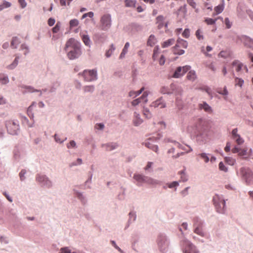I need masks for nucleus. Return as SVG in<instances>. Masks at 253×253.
Masks as SVG:
<instances>
[{
	"mask_svg": "<svg viewBox=\"0 0 253 253\" xmlns=\"http://www.w3.org/2000/svg\"><path fill=\"white\" fill-rule=\"evenodd\" d=\"M83 164L82 159L81 158H78L76 162H73L69 164V167L72 168L74 166L81 165Z\"/></svg>",
	"mask_w": 253,
	"mask_h": 253,
	"instance_id": "nucleus-34",
	"label": "nucleus"
},
{
	"mask_svg": "<svg viewBox=\"0 0 253 253\" xmlns=\"http://www.w3.org/2000/svg\"><path fill=\"white\" fill-rule=\"evenodd\" d=\"M5 126L8 133L12 135H17L20 128L17 121H8L5 123Z\"/></svg>",
	"mask_w": 253,
	"mask_h": 253,
	"instance_id": "nucleus-9",
	"label": "nucleus"
},
{
	"mask_svg": "<svg viewBox=\"0 0 253 253\" xmlns=\"http://www.w3.org/2000/svg\"><path fill=\"white\" fill-rule=\"evenodd\" d=\"M161 92L163 94H171L174 93L173 91H170L169 87L165 86H164L161 88Z\"/></svg>",
	"mask_w": 253,
	"mask_h": 253,
	"instance_id": "nucleus-40",
	"label": "nucleus"
},
{
	"mask_svg": "<svg viewBox=\"0 0 253 253\" xmlns=\"http://www.w3.org/2000/svg\"><path fill=\"white\" fill-rule=\"evenodd\" d=\"M198 106L199 109H203L207 113L209 114L212 113L213 110L211 107L206 102H203L202 103L199 104Z\"/></svg>",
	"mask_w": 253,
	"mask_h": 253,
	"instance_id": "nucleus-17",
	"label": "nucleus"
},
{
	"mask_svg": "<svg viewBox=\"0 0 253 253\" xmlns=\"http://www.w3.org/2000/svg\"><path fill=\"white\" fill-rule=\"evenodd\" d=\"M104 128V125L103 123H97L95 126V128L99 130H103Z\"/></svg>",
	"mask_w": 253,
	"mask_h": 253,
	"instance_id": "nucleus-53",
	"label": "nucleus"
},
{
	"mask_svg": "<svg viewBox=\"0 0 253 253\" xmlns=\"http://www.w3.org/2000/svg\"><path fill=\"white\" fill-rule=\"evenodd\" d=\"M216 20H217V19H213L212 18H207L205 19V21L208 25H212L215 23Z\"/></svg>",
	"mask_w": 253,
	"mask_h": 253,
	"instance_id": "nucleus-49",
	"label": "nucleus"
},
{
	"mask_svg": "<svg viewBox=\"0 0 253 253\" xmlns=\"http://www.w3.org/2000/svg\"><path fill=\"white\" fill-rule=\"evenodd\" d=\"M147 96L148 93H147V92H144V93L140 97L137 98L132 101V105L134 106H136L141 102H143L145 103H147L148 101Z\"/></svg>",
	"mask_w": 253,
	"mask_h": 253,
	"instance_id": "nucleus-12",
	"label": "nucleus"
},
{
	"mask_svg": "<svg viewBox=\"0 0 253 253\" xmlns=\"http://www.w3.org/2000/svg\"><path fill=\"white\" fill-rule=\"evenodd\" d=\"M187 78L189 80L193 81L196 78L195 72L193 71H190L187 76Z\"/></svg>",
	"mask_w": 253,
	"mask_h": 253,
	"instance_id": "nucleus-37",
	"label": "nucleus"
},
{
	"mask_svg": "<svg viewBox=\"0 0 253 253\" xmlns=\"http://www.w3.org/2000/svg\"><path fill=\"white\" fill-rule=\"evenodd\" d=\"M83 89L84 92L92 93L94 90V85H85L83 87Z\"/></svg>",
	"mask_w": 253,
	"mask_h": 253,
	"instance_id": "nucleus-33",
	"label": "nucleus"
},
{
	"mask_svg": "<svg viewBox=\"0 0 253 253\" xmlns=\"http://www.w3.org/2000/svg\"><path fill=\"white\" fill-rule=\"evenodd\" d=\"M26 173L25 169H22L19 173V177L21 181H24L25 179V174Z\"/></svg>",
	"mask_w": 253,
	"mask_h": 253,
	"instance_id": "nucleus-50",
	"label": "nucleus"
},
{
	"mask_svg": "<svg viewBox=\"0 0 253 253\" xmlns=\"http://www.w3.org/2000/svg\"><path fill=\"white\" fill-rule=\"evenodd\" d=\"M93 15H94V14L92 12H89L88 13L83 14V15L82 16V19H83L87 16L90 18H92L93 16Z\"/></svg>",
	"mask_w": 253,
	"mask_h": 253,
	"instance_id": "nucleus-60",
	"label": "nucleus"
},
{
	"mask_svg": "<svg viewBox=\"0 0 253 253\" xmlns=\"http://www.w3.org/2000/svg\"><path fill=\"white\" fill-rule=\"evenodd\" d=\"M224 159L225 162L230 165H233L236 162L235 160L231 157H226Z\"/></svg>",
	"mask_w": 253,
	"mask_h": 253,
	"instance_id": "nucleus-43",
	"label": "nucleus"
},
{
	"mask_svg": "<svg viewBox=\"0 0 253 253\" xmlns=\"http://www.w3.org/2000/svg\"><path fill=\"white\" fill-rule=\"evenodd\" d=\"M143 113L146 118L150 119L152 117V114L147 108L143 107Z\"/></svg>",
	"mask_w": 253,
	"mask_h": 253,
	"instance_id": "nucleus-35",
	"label": "nucleus"
},
{
	"mask_svg": "<svg viewBox=\"0 0 253 253\" xmlns=\"http://www.w3.org/2000/svg\"><path fill=\"white\" fill-rule=\"evenodd\" d=\"M129 219L132 220V221H135L136 218V214L135 212L131 211L129 214Z\"/></svg>",
	"mask_w": 253,
	"mask_h": 253,
	"instance_id": "nucleus-46",
	"label": "nucleus"
},
{
	"mask_svg": "<svg viewBox=\"0 0 253 253\" xmlns=\"http://www.w3.org/2000/svg\"><path fill=\"white\" fill-rule=\"evenodd\" d=\"M82 40H83V41L84 42V43L86 46H90L91 42H90L89 37L88 35H83Z\"/></svg>",
	"mask_w": 253,
	"mask_h": 253,
	"instance_id": "nucleus-32",
	"label": "nucleus"
},
{
	"mask_svg": "<svg viewBox=\"0 0 253 253\" xmlns=\"http://www.w3.org/2000/svg\"><path fill=\"white\" fill-rule=\"evenodd\" d=\"M217 92L219 94H222V95H227L228 94V91L226 86H225L224 87V89H223V91L218 90V91H217Z\"/></svg>",
	"mask_w": 253,
	"mask_h": 253,
	"instance_id": "nucleus-58",
	"label": "nucleus"
},
{
	"mask_svg": "<svg viewBox=\"0 0 253 253\" xmlns=\"http://www.w3.org/2000/svg\"><path fill=\"white\" fill-rule=\"evenodd\" d=\"M219 169L220 170L224 172H227L228 170L227 168L224 166V164L222 162H220L219 164Z\"/></svg>",
	"mask_w": 253,
	"mask_h": 253,
	"instance_id": "nucleus-51",
	"label": "nucleus"
},
{
	"mask_svg": "<svg viewBox=\"0 0 253 253\" xmlns=\"http://www.w3.org/2000/svg\"><path fill=\"white\" fill-rule=\"evenodd\" d=\"M79 23L78 20L77 19H72L70 21V29L73 28L74 27L77 26Z\"/></svg>",
	"mask_w": 253,
	"mask_h": 253,
	"instance_id": "nucleus-39",
	"label": "nucleus"
},
{
	"mask_svg": "<svg viewBox=\"0 0 253 253\" xmlns=\"http://www.w3.org/2000/svg\"><path fill=\"white\" fill-rule=\"evenodd\" d=\"M128 50L123 48L122 50V51L120 55L119 58L120 59H123L125 58L126 54Z\"/></svg>",
	"mask_w": 253,
	"mask_h": 253,
	"instance_id": "nucleus-62",
	"label": "nucleus"
},
{
	"mask_svg": "<svg viewBox=\"0 0 253 253\" xmlns=\"http://www.w3.org/2000/svg\"><path fill=\"white\" fill-rule=\"evenodd\" d=\"M224 0H222L223 3L221 4H219L218 6L214 8V10L216 12L215 15L218 14L222 12L224 9Z\"/></svg>",
	"mask_w": 253,
	"mask_h": 253,
	"instance_id": "nucleus-31",
	"label": "nucleus"
},
{
	"mask_svg": "<svg viewBox=\"0 0 253 253\" xmlns=\"http://www.w3.org/2000/svg\"><path fill=\"white\" fill-rule=\"evenodd\" d=\"M238 129L235 128L232 130V135L234 139L236 138L237 136L240 135L237 133Z\"/></svg>",
	"mask_w": 253,
	"mask_h": 253,
	"instance_id": "nucleus-59",
	"label": "nucleus"
},
{
	"mask_svg": "<svg viewBox=\"0 0 253 253\" xmlns=\"http://www.w3.org/2000/svg\"><path fill=\"white\" fill-rule=\"evenodd\" d=\"M235 83H236V85H239V86L242 87V86L243 85V84L244 83V81L242 79L236 77L235 78Z\"/></svg>",
	"mask_w": 253,
	"mask_h": 253,
	"instance_id": "nucleus-47",
	"label": "nucleus"
},
{
	"mask_svg": "<svg viewBox=\"0 0 253 253\" xmlns=\"http://www.w3.org/2000/svg\"><path fill=\"white\" fill-rule=\"evenodd\" d=\"M19 59V56H16V57H15V59L14 60V61L12 62V63L11 64H10V65L7 66L6 67V68L9 70H12L14 69L18 64Z\"/></svg>",
	"mask_w": 253,
	"mask_h": 253,
	"instance_id": "nucleus-21",
	"label": "nucleus"
},
{
	"mask_svg": "<svg viewBox=\"0 0 253 253\" xmlns=\"http://www.w3.org/2000/svg\"><path fill=\"white\" fill-rule=\"evenodd\" d=\"M21 87L22 88H25V89H26L27 90V91H25L23 92L24 93H25L27 92H36V91H39V89H34L33 87H32L31 86H30V85H23L21 86Z\"/></svg>",
	"mask_w": 253,
	"mask_h": 253,
	"instance_id": "nucleus-28",
	"label": "nucleus"
},
{
	"mask_svg": "<svg viewBox=\"0 0 253 253\" xmlns=\"http://www.w3.org/2000/svg\"><path fill=\"white\" fill-rule=\"evenodd\" d=\"M148 176L139 174H134L133 178L137 181V185L141 186L142 183H146Z\"/></svg>",
	"mask_w": 253,
	"mask_h": 253,
	"instance_id": "nucleus-14",
	"label": "nucleus"
},
{
	"mask_svg": "<svg viewBox=\"0 0 253 253\" xmlns=\"http://www.w3.org/2000/svg\"><path fill=\"white\" fill-rule=\"evenodd\" d=\"M183 75L182 72V67H178L175 71L172 77L175 78H179Z\"/></svg>",
	"mask_w": 253,
	"mask_h": 253,
	"instance_id": "nucleus-25",
	"label": "nucleus"
},
{
	"mask_svg": "<svg viewBox=\"0 0 253 253\" xmlns=\"http://www.w3.org/2000/svg\"><path fill=\"white\" fill-rule=\"evenodd\" d=\"M241 40L245 46L253 49V40L247 36H242Z\"/></svg>",
	"mask_w": 253,
	"mask_h": 253,
	"instance_id": "nucleus-13",
	"label": "nucleus"
},
{
	"mask_svg": "<svg viewBox=\"0 0 253 253\" xmlns=\"http://www.w3.org/2000/svg\"><path fill=\"white\" fill-rule=\"evenodd\" d=\"M20 43L19 39L17 37L12 38L11 42V46L13 48H17L18 44Z\"/></svg>",
	"mask_w": 253,
	"mask_h": 253,
	"instance_id": "nucleus-23",
	"label": "nucleus"
},
{
	"mask_svg": "<svg viewBox=\"0 0 253 253\" xmlns=\"http://www.w3.org/2000/svg\"><path fill=\"white\" fill-rule=\"evenodd\" d=\"M180 245L183 253H199L196 247L185 238L181 241Z\"/></svg>",
	"mask_w": 253,
	"mask_h": 253,
	"instance_id": "nucleus-4",
	"label": "nucleus"
},
{
	"mask_svg": "<svg viewBox=\"0 0 253 253\" xmlns=\"http://www.w3.org/2000/svg\"><path fill=\"white\" fill-rule=\"evenodd\" d=\"M202 159H203L206 163H207L209 162L210 159L209 157V154H207L206 153H202L198 155Z\"/></svg>",
	"mask_w": 253,
	"mask_h": 253,
	"instance_id": "nucleus-36",
	"label": "nucleus"
},
{
	"mask_svg": "<svg viewBox=\"0 0 253 253\" xmlns=\"http://www.w3.org/2000/svg\"><path fill=\"white\" fill-rule=\"evenodd\" d=\"M232 66L233 67L235 68V70L237 72H239L243 67V64L241 63L239 60H234L232 63Z\"/></svg>",
	"mask_w": 253,
	"mask_h": 253,
	"instance_id": "nucleus-22",
	"label": "nucleus"
},
{
	"mask_svg": "<svg viewBox=\"0 0 253 253\" xmlns=\"http://www.w3.org/2000/svg\"><path fill=\"white\" fill-rule=\"evenodd\" d=\"M36 180L42 186L50 188L53 186V182L50 178L45 174H38L36 176Z\"/></svg>",
	"mask_w": 253,
	"mask_h": 253,
	"instance_id": "nucleus-6",
	"label": "nucleus"
},
{
	"mask_svg": "<svg viewBox=\"0 0 253 253\" xmlns=\"http://www.w3.org/2000/svg\"><path fill=\"white\" fill-rule=\"evenodd\" d=\"M188 46V42L182 39H178L177 41V43L174 48L176 49L178 47H182L184 48H186Z\"/></svg>",
	"mask_w": 253,
	"mask_h": 253,
	"instance_id": "nucleus-19",
	"label": "nucleus"
},
{
	"mask_svg": "<svg viewBox=\"0 0 253 253\" xmlns=\"http://www.w3.org/2000/svg\"><path fill=\"white\" fill-rule=\"evenodd\" d=\"M182 36L186 38H188L190 36V30L189 29H185L183 32L182 33Z\"/></svg>",
	"mask_w": 253,
	"mask_h": 253,
	"instance_id": "nucleus-55",
	"label": "nucleus"
},
{
	"mask_svg": "<svg viewBox=\"0 0 253 253\" xmlns=\"http://www.w3.org/2000/svg\"><path fill=\"white\" fill-rule=\"evenodd\" d=\"M174 42V39H169L165 42H164L162 45V46L163 48H166V47H168L170 45L173 44Z\"/></svg>",
	"mask_w": 253,
	"mask_h": 253,
	"instance_id": "nucleus-29",
	"label": "nucleus"
},
{
	"mask_svg": "<svg viewBox=\"0 0 253 253\" xmlns=\"http://www.w3.org/2000/svg\"><path fill=\"white\" fill-rule=\"evenodd\" d=\"M111 244L119 252L121 253H123V251L116 245V242L114 241H111Z\"/></svg>",
	"mask_w": 253,
	"mask_h": 253,
	"instance_id": "nucleus-63",
	"label": "nucleus"
},
{
	"mask_svg": "<svg viewBox=\"0 0 253 253\" xmlns=\"http://www.w3.org/2000/svg\"><path fill=\"white\" fill-rule=\"evenodd\" d=\"M169 241L168 237L164 234H160L157 239V244L159 251L162 253L168 252L169 246Z\"/></svg>",
	"mask_w": 253,
	"mask_h": 253,
	"instance_id": "nucleus-2",
	"label": "nucleus"
},
{
	"mask_svg": "<svg viewBox=\"0 0 253 253\" xmlns=\"http://www.w3.org/2000/svg\"><path fill=\"white\" fill-rule=\"evenodd\" d=\"M101 29L103 31L108 30L111 26V17L110 14H105L101 18Z\"/></svg>",
	"mask_w": 253,
	"mask_h": 253,
	"instance_id": "nucleus-11",
	"label": "nucleus"
},
{
	"mask_svg": "<svg viewBox=\"0 0 253 253\" xmlns=\"http://www.w3.org/2000/svg\"><path fill=\"white\" fill-rule=\"evenodd\" d=\"M115 50V47L113 44H111L110 47V48L106 51L105 53V56L106 57L109 58L110 57L114 50Z\"/></svg>",
	"mask_w": 253,
	"mask_h": 253,
	"instance_id": "nucleus-30",
	"label": "nucleus"
},
{
	"mask_svg": "<svg viewBox=\"0 0 253 253\" xmlns=\"http://www.w3.org/2000/svg\"><path fill=\"white\" fill-rule=\"evenodd\" d=\"M79 75H82L85 82H92L97 79V73L96 69L85 70Z\"/></svg>",
	"mask_w": 253,
	"mask_h": 253,
	"instance_id": "nucleus-8",
	"label": "nucleus"
},
{
	"mask_svg": "<svg viewBox=\"0 0 253 253\" xmlns=\"http://www.w3.org/2000/svg\"><path fill=\"white\" fill-rule=\"evenodd\" d=\"M143 123V120L140 118V116L139 113L136 112H134L133 114V125L136 126H139Z\"/></svg>",
	"mask_w": 253,
	"mask_h": 253,
	"instance_id": "nucleus-18",
	"label": "nucleus"
},
{
	"mask_svg": "<svg viewBox=\"0 0 253 253\" xmlns=\"http://www.w3.org/2000/svg\"><path fill=\"white\" fill-rule=\"evenodd\" d=\"M53 137L55 141L57 143H62L64 141V140H61L60 137L56 134H55Z\"/></svg>",
	"mask_w": 253,
	"mask_h": 253,
	"instance_id": "nucleus-64",
	"label": "nucleus"
},
{
	"mask_svg": "<svg viewBox=\"0 0 253 253\" xmlns=\"http://www.w3.org/2000/svg\"><path fill=\"white\" fill-rule=\"evenodd\" d=\"M151 106L155 108L160 106L161 108H164L166 107V104L164 102L162 97H160L155 101L152 102L151 104Z\"/></svg>",
	"mask_w": 253,
	"mask_h": 253,
	"instance_id": "nucleus-16",
	"label": "nucleus"
},
{
	"mask_svg": "<svg viewBox=\"0 0 253 253\" xmlns=\"http://www.w3.org/2000/svg\"><path fill=\"white\" fill-rule=\"evenodd\" d=\"M59 253H71V250L68 247H63L60 249Z\"/></svg>",
	"mask_w": 253,
	"mask_h": 253,
	"instance_id": "nucleus-48",
	"label": "nucleus"
},
{
	"mask_svg": "<svg viewBox=\"0 0 253 253\" xmlns=\"http://www.w3.org/2000/svg\"><path fill=\"white\" fill-rule=\"evenodd\" d=\"M20 48L22 50L26 49L27 50V51L24 53L25 55L29 52V47L25 43L22 44Z\"/></svg>",
	"mask_w": 253,
	"mask_h": 253,
	"instance_id": "nucleus-56",
	"label": "nucleus"
},
{
	"mask_svg": "<svg viewBox=\"0 0 253 253\" xmlns=\"http://www.w3.org/2000/svg\"><path fill=\"white\" fill-rule=\"evenodd\" d=\"M212 201L216 211L221 214H224L226 212L225 201L222 196L215 195L212 198Z\"/></svg>",
	"mask_w": 253,
	"mask_h": 253,
	"instance_id": "nucleus-3",
	"label": "nucleus"
},
{
	"mask_svg": "<svg viewBox=\"0 0 253 253\" xmlns=\"http://www.w3.org/2000/svg\"><path fill=\"white\" fill-rule=\"evenodd\" d=\"M64 50L67 52V56L70 60L78 58L82 53L80 43L73 38L66 42Z\"/></svg>",
	"mask_w": 253,
	"mask_h": 253,
	"instance_id": "nucleus-1",
	"label": "nucleus"
},
{
	"mask_svg": "<svg viewBox=\"0 0 253 253\" xmlns=\"http://www.w3.org/2000/svg\"><path fill=\"white\" fill-rule=\"evenodd\" d=\"M67 147L68 149H76L77 148V146L74 140H71L69 143L67 144Z\"/></svg>",
	"mask_w": 253,
	"mask_h": 253,
	"instance_id": "nucleus-41",
	"label": "nucleus"
},
{
	"mask_svg": "<svg viewBox=\"0 0 253 253\" xmlns=\"http://www.w3.org/2000/svg\"><path fill=\"white\" fill-rule=\"evenodd\" d=\"M240 172L243 179L247 184H250L253 180V173L250 169L247 168H242Z\"/></svg>",
	"mask_w": 253,
	"mask_h": 253,
	"instance_id": "nucleus-10",
	"label": "nucleus"
},
{
	"mask_svg": "<svg viewBox=\"0 0 253 253\" xmlns=\"http://www.w3.org/2000/svg\"><path fill=\"white\" fill-rule=\"evenodd\" d=\"M193 222L194 232L201 237H204L205 236V233L204 232L203 228V222L198 217H195L193 219Z\"/></svg>",
	"mask_w": 253,
	"mask_h": 253,
	"instance_id": "nucleus-7",
	"label": "nucleus"
},
{
	"mask_svg": "<svg viewBox=\"0 0 253 253\" xmlns=\"http://www.w3.org/2000/svg\"><path fill=\"white\" fill-rule=\"evenodd\" d=\"M224 23H225V24L226 25V28L227 29H229L231 28V27L232 26V23H230L228 18H226L225 19Z\"/></svg>",
	"mask_w": 253,
	"mask_h": 253,
	"instance_id": "nucleus-57",
	"label": "nucleus"
},
{
	"mask_svg": "<svg viewBox=\"0 0 253 253\" xmlns=\"http://www.w3.org/2000/svg\"><path fill=\"white\" fill-rule=\"evenodd\" d=\"M125 4L127 7H135L136 1L134 0H125Z\"/></svg>",
	"mask_w": 253,
	"mask_h": 253,
	"instance_id": "nucleus-38",
	"label": "nucleus"
},
{
	"mask_svg": "<svg viewBox=\"0 0 253 253\" xmlns=\"http://www.w3.org/2000/svg\"><path fill=\"white\" fill-rule=\"evenodd\" d=\"M11 6V3L8 1H4L3 3L0 5V11L2 10L4 8L9 7Z\"/></svg>",
	"mask_w": 253,
	"mask_h": 253,
	"instance_id": "nucleus-44",
	"label": "nucleus"
},
{
	"mask_svg": "<svg viewBox=\"0 0 253 253\" xmlns=\"http://www.w3.org/2000/svg\"><path fill=\"white\" fill-rule=\"evenodd\" d=\"M36 103L33 102L31 105L27 108V113L29 116H30V113H32L33 107L35 106Z\"/></svg>",
	"mask_w": 253,
	"mask_h": 253,
	"instance_id": "nucleus-52",
	"label": "nucleus"
},
{
	"mask_svg": "<svg viewBox=\"0 0 253 253\" xmlns=\"http://www.w3.org/2000/svg\"><path fill=\"white\" fill-rule=\"evenodd\" d=\"M188 131L192 134H197V141L200 144L206 142V135L203 134H197L199 129V124H196L188 127Z\"/></svg>",
	"mask_w": 253,
	"mask_h": 253,
	"instance_id": "nucleus-5",
	"label": "nucleus"
},
{
	"mask_svg": "<svg viewBox=\"0 0 253 253\" xmlns=\"http://www.w3.org/2000/svg\"><path fill=\"white\" fill-rule=\"evenodd\" d=\"M0 83L2 85L6 84L9 83V80L7 75L0 74Z\"/></svg>",
	"mask_w": 253,
	"mask_h": 253,
	"instance_id": "nucleus-24",
	"label": "nucleus"
},
{
	"mask_svg": "<svg viewBox=\"0 0 253 253\" xmlns=\"http://www.w3.org/2000/svg\"><path fill=\"white\" fill-rule=\"evenodd\" d=\"M191 68V67L189 65H186L185 66L182 67V72L183 74L184 75L188 71H189Z\"/></svg>",
	"mask_w": 253,
	"mask_h": 253,
	"instance_id": "nucleus-61",
	"label": "nucleus"
},
{
	"mask_svg": "<svg viewBox=\"0 0 253 253\" xmlns=\"http://www.w3.org/2000/svg\"><path fill=\"white\" fill-rule=\"evenodd\" d=\"M59 84L58 83H53L49 89V92L52 93L55 92Z\"/></svg>",
	"mask_w": 253,
	"mask_h": 253,
	"instance_id": "nucleus-45",
	"label": "nucleus"
},
{
	"mask_svg": "<svg viewBox=\"0 0 253 253\" xmlns=\"http://www.w3.org/2000/svg\"><path fill=\"white\" fill-rule=\"evenodd\" d=\"M119 146V145L117 142H112L105 144H102V147H105L106 151H113L115 149H117Z\"/></svg>",
	"mask_w": 253,
	"mask_h": 253,
	"instance_id": "nucleus-15",
	"label": "nucleus"
},
{
	"mask_svg": "<svg viewBox=\"0 0 253 253\" xmlns=\"http://www.w3.org/2000/svg\"><path fill=\"white\" fill-rule=\"evenodd\" d=\"M76 196L81 201L83 204H85L86 203L87 200L86 198L84 196L82 193L76 192Z\"/></svg>",
	"mask_w": 253,
	"mask_h": 253,
	"instance_id": "nucleus-27",
	"label": "nucleus"
},
{
	"mask_svg": "<svg viewBox=\"0 0 253 253\" xmlns=\"http://www.w3.org/2000/svg\"><path fill=\"white\" fill-rule=\"evenodd\" d=\"M167 185L169 188H174V190H176V187L178 186L179 183L177 181H173L170 183H167Z\"/></svg>",
	"mask_w": 253,
	"mask_h": 253,
	"instance_id": "nucleus-42",
	"label": "nucleus"
},
{
	"mask_svg": "<svg viewBox=\"0 0 253 253\" xmlns=\"http://www.w3.org/2000/svg\"><path fill=\"white\" fill-rule=\"evenodd\" d=\"M157 42V40L153 35H151L147 41V45L150 46H153Z\"/></svg>",
	"mask_w": 253,
	"mask_h": 253,
	"instance_id": "nucleus-26",
	"label": "nucleus"
},
{
	"mask_svg": "<svg viewBox=\"0 0 253 253\" xmlns=\"http://www.w3.org/2000/svg\"><path fill=\"white\" fill-rule=\"evenodd\" d=\"M146 183L149 185L156 186L157 185H161L162 182L157 179H154L153 178L148 176Z\"/></svg>",
	"mask_w": 253,
	"mask_h": 253,
	"instance_id": "nucleus-20",
	"label": "nucleus"
},
{
	"mask_svg": "<svg viewBox=\"0 0 253 253\" xmlns=\"http://www.w3.org/2000/svg\"><path fill=\"white\" fill-rule=\"evenodd\" d=\"M201 34V31L200 30L198 29V30L196 31V36L197 39L199 40H203L204 38L203 36Z\"/></svg>",
	"mask_w": 253,
	"mask_h": 253,
	"instance_id": "nucleus-54",
	"label": "nucleus"
}]
</instances>
